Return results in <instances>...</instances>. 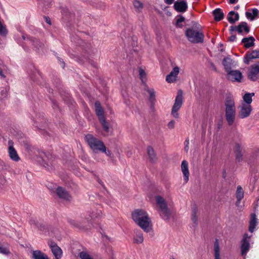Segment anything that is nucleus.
<instances>
[{
    "instance_id": "dca6fc26",
    "label": "nucleus",
    "mask_w": 259,
    "mask_h": 259,
    "mask_svg": "<svg viewBox=\"0 0 259 259\" xmlns=\"http://www.w3.org/2000/svg\"><path fill=\"white\" fill-rule=\"evenodd\" d=\"M241 27H244V30L246 33H248L249 32V27L248 26L247 23L245 22H241L238 26H231L230 28V31L232 32L234 31H237L239 33H242V30H241Z\"/></svg>"
},
{
    "instance_id": "c756f323",
    "label": "nucleus",
    "mask_w": 259,
    "mask_h": 259,
    "mask_svg": "<svg viewBox=\"0 0 259 259\" xmlns=\"http://www.w3.org/2000/svg\"><path fill=\"white\" fill-rule=\"evenodd\" d=\"M237 204H239L240 201L244 197V191L241 186H238L237 188L236 193Z\"/></svg>"
},
{
    "instance_id": "1a4fd4ad",
    "label": "nucleus",
    "mask_w": 259,
    "mask_h": 259,
    "mask_svg": "<svg viewBox=\"0 0 259 259\" xmlns=\"http://www.w3.org/2000/svg\"><path fill=\"white\" fill-rule=\"evenodd\" d=\"M48 244L51 248L55 259H60L62 255V251L61 248L52 240H49Z\"/></svg>"
},
{
    "instance_id": "412c9836",
    "label": "nucleus",
    "mask_w": 259,
    "mask_h": 259,
    "mask_svg": "<svg viewBox=\"0 0 259 259\" xmlns=\"http://www.w3.org/2000/svg\"><path fill=\"white\" fill-rule=\"evenodd\" d=\"M234 152L236 160L238 162L242 161V148L240 145L238 143H236L234 147Z\"/></svg>"
},
{
    "instance_id": "8fccbe9b",
    "label": "nucleus",
    "mask_w": 259,
    "mask_h": 259,
    "mask_svg": "<svg viewBox=\"0 0 259 259\" xmlns=\"http://www.w3.org/2000/svg\"><path fill=\"white\" fill-rule=\"evenodd\" d=\"M6 183V180L4 177L0 176V186H4Z\"/></svg>"
},
{
    "instance_id": "b1692460",
    "label": "nucleus",
    "mask_w": 259,
    "mask_h": 259,
    "mask_svg": "<svg viewBox=\"0 0 259 259\" xmlns=\"http://www.w3.org/2000/svg\"><path fill=\"white\" fill-rule=\"evenodd\" d=\"M146 91L149 94V100L151 103V107H153L156 101L155 92L153 89L147 88Z\"/></svg>"
},
{
    "instance_id": "cd10ccee",
    "label": "nucleus",
    "mask_w": 259,
    "mask_h": 259,
    "mask_svg": "<svg viewBox=\"0 0 259 259\" xmlns=\"http://www.w3.org/2000/svg\"><path fill=\"white\" fill-rule=\"evenodd\" d=\"M256 224V218L255 213L251 214V220L249 222V231L252 233L255 228Z\"/></svg>"
},
{
    "instance_id": "37998d69",
    "label": "nucleus",
    "mask_w": 259,
    "mask_h": 259,
    "mask_svg": "<svg viewBox=\"0 0 259 259\" xmlns=\"http://www.w3.org/2000/svg\"><path fill=\"white\" fill-rule=\"evenodd\" d=\"M8 33L6 27L2 24L1 20H0V34L1 35H6Z\"/></svg>"
},
{
    "instance_id": "f03ea898",
    "label": "nucleus",
    "mask_w": 259,
    "mask_h": 259,
    "mask_svg": "<svg viewBox=\"0 0 259 259\" xmlns=\"http://www.w3.org/2000/svg\"><path fill=\"white\" fill-rule=\"evenodd\" d=\"M225 117L229 125H232L235 119L236 108L234 99L232 97L227 96L225 100Z\"/></svg>"
},
{
    "instance_id": "603ef678",
    "label": "nucleus",
    "mask_w": 259,
    "mask_h": 259,
    "mask_svg": "<svg viewBox=\"0 0 259 259\" xmlns=\"http://www.w3.org/2000/svg\"><path fill=\"white\" fill-rule=\"evenodd\" d=\"M105 152H101L105 153L107 156H108L109 157L111 156V154H112L111 152L109 150H107L105 146Z\"/></svg>"
},
{
    "instance_id": "bb28decb",
    "label": "nucleus",
    "mask_w": 259,
    "mask_h": 259,
    "mask_svg": "<svg viewBox=\"0 0 259 259\" xmlns=\"http://www.w3.org/2000/svg\"><path fill=\"white\" fill-rule=\"evenodd\" d=\"M32 258L33 259H49L46 254L38 250L33 251Z\"/></svg>"
},
{
    "instance_id": "f8f14e48",
    "label": "nucleus",
    "mask_w": 259,
    "mask_h": 259,
    "mask_svg": "<svg viewBox=\"0 0 259 259\" xmlns=\"http://www.w3.org/2000/svg\"><path fill=\"white\" fill-rule=\"evenodd\" d=\"M243 77L242 73L237 70H232L231 69L227 72V78L232 81L241 82Z\"/></svg>"
},
{
    "instance_id": "864d4df0",
    "label": "nucleus",
    "mask_w": 259,
    "mask_h": 259,
    "mask_svg": "<svg viewBox=\"0 0 259 259\" xmlns=\"http://www.w3.org/2000/svg\"><path fill=\"white\" fill-rule=\"evenodd\" d=\"M52 3V0H44V5L47 7H49Z\"/></svg>"
},
{
    "instance_id": "3c124183",
    "label": "nucleus",
    "mask_w": 259,
    "mask_h": 259,
    "mask_svg": "<svg viewBox=\"0 0 259 259\" xmlns=\"http://www.w3.org/2000/svg\"><path fill=\"white\" fill-rule=\"evenodd\" d=\"M44 166L46 168V169L48 170H51L52 169V165L51 164V163H45L44 164Z\"/></svg>"
},
{
    "instance_id": "4468645a",
    "label": "nucleus",
    "mask_w": 259,
    "mask_h": 259,
    "mask_svg": "<svg viewBox=\"0 0 259 259\" xmlns=\"http://www.w3.org/2000/svg\"><path fill=\"white\" fill-rule=\"evenodd\" d=\"M56 192L59 198L69 201L71 200L72 197L70 194L63 187L60 186L58 187Z\"/></svg>"
},
{
    "instance_id": "4d7b16f0",
    "label": "nucleus",
    "mask_w": 259,
    "mask_h": 259,
    "mask_svg": "<svg viewBox=\"0 0 259 259\" xmlns=\"http://www.w3.org/2000/svg\"><path fill=\"white\" fill-rule=\"evenodd\" d=\"M252 15L254 16H257L259 13V11L258 10L256 9V8H254L252 10Z\"/></svg>"
},
{
    "instance_id": "5701e85b",
    "label": "nucleus",
    "mask_w": 259,
    "mask_h": 259,
    "mask_svg": "<svg viewBox=\"0 0 259 259\" xmlns=\"http://www.w3.org/2000/svg\"><path fill=\"white\" fill-rule=\"evenodd\" d=\"M214 19L216 21H220L224 18V14L220 8H217L212 12Z\"/></svg>"
},
{
    "instance_id": "20e7f679",
    "label": "nucleus",
    "mask_w": 259,
    "mask_h": 259,
    "mask_svg": "<svg viewBox=\"0 0 259 259\" xmlns=\"http://www.w3.org/2000/svg\"><path fill=\"white\" fill-rule=\"evenodd\" d=\"M84 139L88 143L90 148L95 153L99 152H105V144L100 139L95 137L91 134H87Z\"/></svg>"
},
{
    "instance_id": "39448f33",
    "label": "nucleus",
    "mask_w": 259,
    "mask_h": 259,
    "mask_svg": "<svg viewBox=\"0 0 259 259\" xmlns=\"http://www.w3.org/2000/svg\"><path fill=\"white\" fill-rule=\"evenodd\" d=\"M155 199L160 210V215L161 217L164 220H169L171 215V212L167 207L166 201L161 196H156Z\"/></svg>"
},
{
    "instance_id": "49530a36",
    "label": "nucleus",
    "mask_w": 259,
    "mask_h": 259,
    "mask_svg": "<svg viewBox=\"0 0 259 259\" xmlns=\"http://www.w3.org/2000/svg\"><path fill=\"white\" fill-rule=\"evenodd\" d=\"M133 5L134 6V7L138 9H141L143 8V4L142 3L139 1H135L134 2H133Z\"/></svg>"
},
{
    "instance_id": "f257e3e1",
    "label": "nucleus",
    "mask_w": 259,
    "mask_h": 259,
    "mask_svg": "<svg viewBox=\"0 0 259 259\" xmlns=\"http://www.w3.org/2000/svg\"><path fill=\"white\" fill-rule=\"evenodd\" d=\"M132 218L135 223L144 231L149 232L151 220L148 213L144 210L136 209L132 213Z\"/></svg>"
},
{
    "instance_id": "680f3d73",
    "label": "nucleus",
    "mask_w": 259,
    "mask_h": 259,
    "mask_svg": "<svg viewBox=\"0 0 259 259\" xmlns=\"http://www.w3.org/2000/svg\"><path fill=\"white\" fill-rule=\"evenodd\" d=\"M185 143H186V146L185 147V150L186 152H188V151L189 150V146H188V145L189 144V140H186V141H185Z\"/></svg>"
},
{
    "instance_id": "0eeeda50",
    "label": "nucleus",
    "mask_w": 259,
    "mask_h": 259,
    "mask_svg": "<svg viewBox=\"0 0 259 259\" xmlns=\"http://www.w3.org/2000/svg\"><path fill=\"white\" fill-rule=\"evenodd\" d=\"M33 120L34 121L33 125L38 129L44 130V128L48 125L43 113H38L36 114Z\"/></svg>"
},
{
    "instance_id": "393cba45",
    "label": "nucleus",
    "mask_w": 259,
    "mask_h": 259,
    "mask_svg": "<svg viewBox=\"0 0 259 259\" xmlns=\"http://www.w3.org/2000/svg\"><path fill=\"white\" fill-rule=\"evenodd\" d=\"M255 39L253 36H249L248 37H244L242 39V42L244 43V46L246 48H249L254 46Z\"/></svg>"
},
{
    "instance_id": "58836bf2",
    "label": "nucleus",
    "mask_w": 259,
    "mask_h": 259,
    "mask_svg": "<svg viewBox=\"0 0 259 259\" xmlns=\"http://www.w3.org/2000/svg\"><path fill=\"white\" fill-rule=\"evenodd\" d=\"M0 253L9 255L10 254V251L8 245H2L0 243Z\"/></svg>"
},
{
    "instance_id": "052dcab7",
    "label": "nucleus",
    "mask_w": 259,
    "mask_h": 259,
    "mask_svg": "<svg viewBox=\"0 0 259 259\" xmlns=\"http://www.w3.org/2000/svg\"><path fill=\"white\" fill-rule=\"evenodd\" d=\"M46 22L49 25H51V21L49 17H44Z\"/></svg>"
},
{
    "instance_id": "2eb2a0df",
    "label": "nucleus",
    "mask_w": 259,
    "mask_h": 259,
    "mask_svg": "<svg viewBox=\"0 0 259 259\" xmlns=\"http://www.w3.org/2000/svg\"><path fill=\"white\" fill-rule=\"evenodd\" d=\"M174 8L178 12L184 13L188 9L187 2L185 0H178L175 2Z\"/></svg>"
},
{
    "instance_id": "13d9d810",
    "label": "nucleus",
    "mask_w": 259,
    "mask_h": 259,
    "mask_svg": "<svg viewBox=\"0 0 259 259\" xmlns=\"http://www.w3.org/2000/svg\"><path fill=\"white\" fill-rule=\"evenodd\" d=\"M236 36L235 35H232L229 37V40L230 41H234L236 40Z\"/></svg>"
},
{
    "instance_id": "a18cd8bd",
    "label": "nucleus",
    "mask_w": 259,
    "mask_h": 259,
    "mask_svg": "<svg viewBox=\"0 0 259 259\" xmlns=\"http://www.w3.org/2000/svg\"><path fill=\"white\" fill-rule=\"evenodd\" d=\"M79 256L81 259H93L88 253L84 251L80 252Z\"/></svg>"
},
{
    "instance_id": "e433bc0d",
    "label": "nucleus",
    "mask_w": 259,
    "mask_h": 259,
    "mask_svg": "<svg viewBox=\"0 0 259 259\" xmlns=\"http://www.w3.org/2000/svg\"><path fill=\"white\" fill-rule=\"evenodd\" d=\"M68 222L70 225L74 226L75 227L79 229H82L84 228V225L79 221L70 219L68 221Z\"/></svg>"
},
{
    "instance_id": "2f4dec72",
    "label": "nucleus",
    "mask_w": 259,
    "mask_h": 259,
    "mask_svg": "<svg viewBox=\"0 0 259 259\" xmlns=\"http://www.w3.org/2000/svg\"><path fill=\"white\" fill-rule=\"evenodd\" d=\"M75 60L77 62L79 63L83 64V63H85V62H89V63H91V65H92L93 66H95L94 64L93 63V61L90 60L88 58V57H85V56H83V57L76 56V57H75Z\"/></svg>"
},
{
    "instance_id": "a211bd4d",
    "label": "nucleus",
    "mask_w": 259,
    "mask_h": 259,
    "mask_svg": "<svg viewBox=\"0 0 259 259\" xmlns=\"http://www.w3.org/2000/svg\"><path fill=\"white\" fill-rule=\"evenodd\" d=\"M181 169L184 176V180L185 183H187L189 181L190 173L188 169V163L186 160L182 161Z\"/></svg>"
},
{
    "instance_id": "c03bdc74",
    "label": "nucleus",
    "mask_w": 259,
    "mask_h": 259,
    "mask_svg": "<svg viewBox=\"0 0 259 259\" xmlns=\"http://www.w3.org/2000/svg\"><path fill=\"white\" fill-rule=\"evenodd\" d=\"M250 59L259 58V51L254 50L251 53H249Z\"/></svg>"
},
{
    "instance_id": "c85d7f7f",
    "label": "nucleus",
    "mask_w": 259,
    "mask_h": 259,
    "mask_svg": "<svg viewBox=\"0 0 259 259\" xmlns=\"http://www.w3.org/2000/svg\"><path fill=\"white\" fill-rule=\"evenodd\" d=\"M232 59L229 57L225 58L223 60L222 64L224 66L225 71L228 72L231 69Z\"/></svg>"
},
{
    "instance_id": "9b49d317",
    "label": "nucleus",
    "mask_w": 259,
    "mask_h": 259,
    "mask_svg": "<svg viewBox=\"0 0 259 259\" xmlns=\"http://www.w3.org/2000/svg\"><path fill=\"white\" fill-rule=\"evenodd\" d=\"M8 153L10 158L14 161L17 162L20 159L17 152L14 147V142L12 140L8 141Z\"/></svg>"
},
{
    "instance_id": "423d86ee",
    "label": "nucleus",
    "mask_w": 259,
    "mask_h": 259,
    "mask_svg": "<svg viewBox=\"0 0 259 259\" xmlns=\"http://www.w3.org/2000/svg\"><path fill=\"white\" fill-rule=\"evenodd\" d=\"M183 102V92L180 90L178 91V95L175 99V103L171 109V114L176 118H178L179 117L178 111L181 108Z\"/></svg>"
},
{
    "instance_id": "774afa93",
    "label": "nucleus",
    "mask_w": 259,
    "mask_h": 259,
    "mask_svg": "<svg viewBox=\"0 0 259 259\" xmlns=\"http://www.w3.org/2000/svg\"><path fill=\"white\" fill-rule=\"evenodd\" d=\"M124 103L127 105H130V103H129V101H124Z\"/></svg>"
},
{
    "instance_id": "6e6552de",
    "label": "nucleus",
    "mask_w": 259,
    "mask_h": 259,
    "mask_svg": "<svg viewBox=\"0 0 259 259\" xmlns=\"http://www.w3.org/2000/svg\"><path fill=\"white\" fill-rule=\"evenodd\" d=\"M248 77L251 81H256L259 78V62L251 65L248 72Z\"/></svg>"
},
{
    "instance_id": "a878e982",
    "label": "nucleus",
    "mask_w": 259,
    "mask_h": 259,
    "mask_svg": "<svg viewBox=\"0 0 259 259\" xmlns=\"http://www.w3.org/2000/svg\"><path fill=\"white\" fill-rule=\"evenodd\" d=\"M147 150L150 161L152 162H155L157 159V157L153 147L151 146H149L147 147Z\"/></svg>"
},
{
    "instance_id": "a19ab883",
    "label": "nucleus",
    "mask_w": 259,
    "mask_h": 259,
    "mask_svg": "<svg viewBox=\"0 0 259 259\" xmlns=\"http://www.w3.org/2000/svg\"><path fill=\"white\" fill-rule=\"evenodd\" d=\"M9 90V88L8 87H4L2 89L1 92V98L2 100H4L7 97Z\"/></svg>"
},
{
    "instance_id": "72a5a7b5",
    "label": "nucleus",
    "mask_w": 259,
    "mask_h": 259,
    "mask_svg": "<svg viewBox=\"0 0 259 259\" xmlns=\"http://www.w3.org/2000/svg\"><path fill=\"white\" fill-rule=\"evenodd\" d=\"M254 96V93H246L243 97V99L246 105H250L252 101V97Z\"/></svg>"
},
{
    "instance_id": "de8ad7c7",
    "label": "nucleus",
    "mask_w": 259,
    "mask_h": 259,
    "mask_svg": "<svg viewBox=\"0 0 259 259\" xmlns=\"http://www.w3.org/2000/svg\"><path fill=\"white\" fill-rule=\"evenodd\" d=\"M251 59H250L249 58V53H247L246 55H245V57L244 58V63L245 64H248L249 63V62H250V61Z\"/></svg>"
},
{
    "instance_id": "ea45409f",
    "label": "nucleus",
    "mask_w": 259,
    "mask_h": 259,
    "mask_svg": "<svg viewBox=\"0 0 259 259\" xmlns=\"http://www.w3.org/2000/svg\"><path fill=\"white\" fill-rule=\"evenodd\" d=\"M104 131L108 133L109 131V124L106 122L105 118L99 120Z\"/></svg>"
},
{
    "instance_id": "c9c22d12",
    "label": "nucleus",
    "mask_w": 259,
    "mask_h": 259,
    "mask_svg": "<svg viewBox=\"0 0 259 259\" xmlns=\"http://www.w3.org/2000/svg\"><path fill=\"white\" fill-rule=\"evenodd\" d=\"M30 40L32 42V45L38 50L44 46V44L36 38H31Z\"/></svg>"
},
{
    "instance_id": "4be33fe9",
    "label": "nucleus",
    "mask_w": 259,
    "mask_h": 259,
    "mask_svg": "<svg viewBox=\"0 0 259 259\" xmlns=\"http://www.w3.org/2000/svg\"><path fill=\"white\" fill-rule=\"evenodd\" d=\"M239 18V16L238 13H235L234 11H230L227 16V20L231 23L234 24L236 21H238Z\"/></svg>"
},
{
    "instance_id": "7ed1b4c3",
    "label": "nucleus",
    "mask_w": 259,
    "mask_h": 259,
    "mask_svg": "<svg viewBox=\"0 0 259 259\" xmlns=\"http://www.w3.org/2000/svg\"><path fill=\"white\" fill-rule=\"evenodd\" d=\"M185 35L188 40L192 43H202L204 41V35L199 27H197V29L193 27L187 28L185 31Z\"/></svg>"
},
{
    "instance_id": "e2e57ef3",
    "label": "nucleus",
    "mask_w": 259,
    "mask_h": 259,
    "mask_svg": "<svg viewBox=\"0 0 259 259\" xmlns=\"http://www.w3.org/2000/svg\"><path fill=\"white\" fill-rule=\"evenodd\" d=\"M175 0H164L165 4L167 5H171L174 2Z\"/></svg>"
},
{
    "instance_id": "6e6d98bb",
    "label": "nucleus",
    "mask_w": 259,
    "mask_h": 259,
    "mask_svg": "<svg viewBox=\"0 0 259 259\" xmlns=\"http://www.w3.org/2000/svg\"><path fill=\"white\" fill-rule=\"evenodd\" d=\"M245 15L248 18H250L252 20L254 19V17L252 16V13L247 12H246Z\"/></svg>"
},
{
    "instance_id": "5fc2aeb1",
    "label": "nucleus",
    "mask_w": 259,
    "mask_h": 259,
    "mask_svg": "<svg viewBox=\"0 0 259 259\" xmlns=\"http://www.w3.org/2000/svg\"><path fill=\"white\" fill-rule=\"evenodd\" d=\"M146 75L145 72L144 70L140 68L139 69V75L141 78H143Z\"/></svg>"
},
{
    "instance_id": "9d476101",
    "label": "nucleus",
    "mask_w": 259,
    "mask_h": 259,
    "mask_svg": "<svg viewBox=\"0 0 259 259\" xmlns=\"http://www.w3.org/2000/svg\"><path fill=\"white\" fill-rule=\"evenodd\" d=\"M249 238L250 237L248 236L247 233L244 234L241 242V251L242 256H246L247 252L249 249Z\"/></svg>"
},
{
    "instance_id": "ddd939ff",
    "label": "nucleus",
    "mask_w": 259,
    "mask_h": 259,
    "mask_svg": "<svg viewBox=\"0 0 259 259\" xmlns=\"http://www.w3.org/2000/svg\"><path fill=\"white\" fill-rule=\"evenodd\" d=\"M239 108L240 110L238 113V116L242 119L249 116L252 111L250 105H246L245 103H243Z\"/></svg>"
},
{
    "instance_id": "09e8293b",
    "label": "nucleus",
    "mask_w": 259,
    "mask_h": 259,
    "mask_svg": "<svg viewBox=\"0 0 259 259\" xmlns=\"http://www.w3.org/2000/svg\"><path fill=\"white\" fill-rule=\"evenodd\" d=\"M175 122L174 120H172L168 122L167 124V126L169 128L172 129L174 128Z\"/></svg>"
},
{
    "instance_id": "69168bd1",
    "label": "nucleus",
    "mask_w": 259,
    "mask_h": 259,
    "mask_svg": "<svg viewBox=\"0 0 259 259\" xmlns=\"http://www.w3.org/2000/svg\"><path fill=\"white\" fill-rule=\"evenodd\" d=\"M238 1V0H229V3L230 4H236Z\"/></svg>"
},
{
    "instance_id": "f704fd0d",
    "label": "nucleus",
    "mask_w": 259,
    "mask_h": 259,
    "mask_svg": "<svg viewBox=\"0 0 259 259\" xmlns=\"http://www.w3.org/2000/svg\"><path fill=\"white\" fill-rule=\"evenodd\" d=\"M214 258L220 259V247L218 239H215L214 243Z\"/></svg>"
},
{
    "instance_id": "aec40b11",
    "label": "nucleus",
    "mask_w": 259,
    "mask_h": 259,
    "mask_svg": "<svg viewBox=\"0 0 259 259\" xmlns=\"http://www.w3.org/2000/svg\"><path fill=\"white\" fill-rule=\"evenodd\" d=\"M95 112L98 117L99 120L104 118V111L101 106L99 101H96L95 103Z\"/></svg>"
},
{
    "instance_id": "338daca9",
    "label": "nucleus",
    "mask_w": 259,
    "mask_h": 259,
    "mask_svg": "<svg viewBox=\"0 0 259 259\" xmlns=\"http://www.w3.org/2000/svg\"><path fill=\"white\" fill-rule=\"evenodd\" d=\"M211 67H212L213 69L214 70V71H217V68L215 66V65H214L213 63H211Z\"/></svg>"
},
{
    "instance_id": "79ce46f5",
    "label": "nucleus",
    "mask_w": 259,
    "mask_h": 259,
    "mask_svg": "<svg viewBox=\"0 0 259 259\" xmlns=\"http://www.w3.org/2000/svg\"><path fill=\"white\" fill-rule=\"evenodd\" d=\"M178 17H179V18L177 20L176 25L177 27L182 28L183 25L180 23L184 22L185 20V18L182 15H179Z\"/></svg>"
},
{
    "instance_id": "6ab92c4d",
    "label": "nucleus",
    "mask_w": 259,
    "mask_h": 259,
    "mask_svg": "<svg viewBox=\"0 0 259 259\" xmlns=\"http://www.w3.org/2000/svg\"><path fill=\"white\" fill-rule=\"evenodd\" d=\"M179 70L180 69L178 67H175L170 73L166 76V80L169 83L174 82L179 72Z\"/></svg>"
},
{
    "instance_id": "f3484780",
    "label": "nucleus",
    "mask_w": 259,
    "mask_h": 259,
    "mask_svg": "<svg viewBox=\"0 0 259 259\" xmlns=\"http://www.w3.org/2000/svg\"><path fill=\"white\" fill-rule=\"evenodd\" d=\"M89 215L90 217H87L85 220L89 224H91V225H89V227H91V226H94L92 221H95L96 219L100 218L101 215V211L100 210L95 209L90 212Z\"/></svg>"
},
{
    "instance_id": "bf43d9fd",
    "label": "nucleus",
    "mask_w": 259,
    "mask_h": 259,
    "mask_svg": "<svg viewBox=\"0 0 259 259\" xmlns=\"http://www.w3.org/2000/svg\"><path fill=\"white\" fill-rule=\"evenodd\" d=\"M58 61L60 62L62 67L64 68L65 67L64 62L63 61V60L61 58H60L59 57L58 58Z\"/></svg>"
},
{
    "instance_id": "7c9ffc66",
    "label": "nucleus",
    "mask_w": 259,
    "mask_h": 259,
    "mask_svg": "<svg viewBox=\"0 0 259 259\" xmlns=\"http://www.w3.org/2000/svg\"><path fill=\"white\" fill-rule=\"evenodd\" d=\"M136 236L134 238V242L135 243H142L144 241L143 233L139 230H135Z\"/></svg>"
},
{
    "instance_id": "0e129e2a",
    "label": "nucleus",
    "mask_w": 259,
    "mask_h": 259,
    "mask_svg": "<svg viewBox=\"0 0 259 259\" xmlns=\"http://www.w3.org/2000/svg\"><path fill=\"white\" fill-rule=\"evenodd\" d=\"M52 104H53V107L55 109V108H57L58 107V103L56 101H52Z\"/></svg>"
},
{
    "instance_id": "4c0bfd02",
    "label": "nucleus",
    "mask_w": 259,
    "mask_h": 259,
    "mask_svg": "<svg viewBox=\"0 0 259 259\" xmlns=\"http://www.w3.org/2000/svg\"><path fill=\"white\" fill-rule=\"evenodd\" d=\"M197 212L198 210L197 208L196 207H193L191 214V220L196 225H197L198 221V217L197 215Z\"/></svg>"
},
{
    "instance_id": "473e14b6",
    "label": "nucleus",
    "mask_w": 259,
    "mask_h": 259,
    "mask_svg": "<svg viewBox=\"0 0 259 259\" xmlns=\"http://www.w3.org/2000/svg\"><path fill=\"white\" fill-rule=\"evenodd\" d=\"M29 223L31 226L40 230H42L45 228V226L42 223H39L36 219H31Z\"/></svg>"
}]
</instances>
